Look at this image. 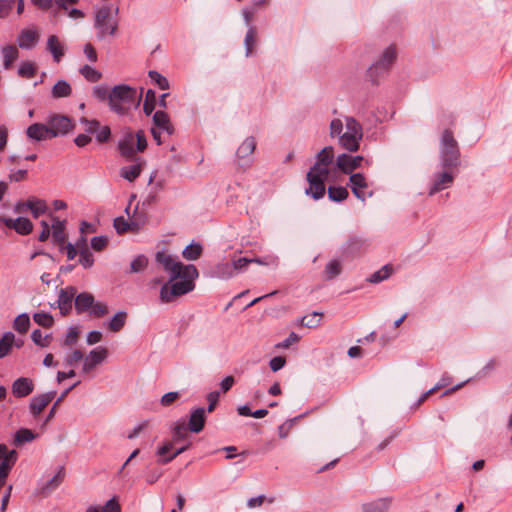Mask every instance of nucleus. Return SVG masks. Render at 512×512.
<instances>
[{
  "label": "nucleus",
  "mask_w": 512,
  "mask_h": 512,
  "mask_svg": "<svg viewBox=\"0 0 512 512\" xmlns=\"http://www.w3.org/2000/svg\"><path fill=\"white\" fill-rule=\"evenodd\" d=\"M47 50L51 53L53 60L56 63H59L65 54V47L56 35L48 37Z\"/></svg>",
  "instance_id": "obj_27"
},
{
  "label": "nucleus",
  "mask_w": 512,
  "mask_h": 512,
  "mask_svg": "<svg viewBox=\"0 0 512 512\" xmlns=\"http://www.w3.org/2000/svg\"><path fill=\"white\" fill-rule=\"evenodd\" d=\"M37 71V67L33 62H22L18 68V74L24 78H32Z\"/></svg>",
  "instance_id": "obj_51"
},
{
  "label": "nucleus",
  "mask_w": 512,
  "mask_h": 512,
  "mask_svg": "<svg viewBox=\"0 0 512 512\" xmlns=\"http://www.w3.org/2000/svg\"><path fill=\"white\" fill-rule=\"evenodd\" d=\"M13 327L17 332L21 334L26 333L30 327L29 315L27 313L18 315L13 322Z\"/></svg>",
  "instance_id": "obj_45"
},
{
  "label": "nucleus",
  "mask_w": 512,
  "mask_h": 512,
  "mask_svg": "<svg viewBox=\"0 0 512 512\" xmlns=\"http://www.w3.org/2000/svg\"><path fill=\"white\" fill-rule=\"evenodd\" d=\"M202 251L203 248L200 243H191L184 248L182 256L186 260H197L201 256Z\"/></svg>",
  "instance_id": "obj_41"
},
{
  "label": "nucleus",
  "mask_w": 512,
  "mask_h": 512,
  "mask_svg": "<svg viewBox=\"0 0 512 512\" xmlns=\"http://www.w3.org/2000/svg\"><path fill=\"white\" fill-rule=\"evenodd\" d=\"M306 179L309 186L305 189V194L311 196L314 200L321 199L325 194V181L320 180V178L312 173H307Z\"/></svg>",
  "instance_id": "obj_17"
},
{
  "label": "nucleus",
  "mask_w": 512,
  "mask_h": 512,
  "mask_svg": "<svg viewBox=\"0 0 512 512\" xmlns=\"http://www.w3.org/2000/svg\"><path fill=\"white\" fill-rule=\"evenodd\" d=\"M80 74L89 82L95 83L102 77L101 72L90 65H84L79 70Z\"/></svg>",
  "instance_id": "obj_44"
},
{
  "label": "nucleus",
  "mask_w": 512,
  "mask_h": 512,
  "mask_svg": "<svg viewBox=\"0 0 512 512\" xmlns=\"http://www.w3.org/2000/svg\"><path fill=\"white\" fill-rule=\"evenodd\" d=\"M119 8L112 5H104L96 11L95 27L99 30L98 38L103 39L106 35H114L118 27L117 15Z\"/></svg>",
  "instance_id": "obj_4"
},
{
  "label": "nucleus",
  "mask_w": 512,
  "mask_h": 512,
  "mask_svg": "<svg viewBox=\"0 0 512 512\" xmlns=\"http://www.w3.org/2000/svg\"><path fill=\"white\" fill-rule=\"evenodd\" d=\"M256 44V29L254 26H249V29L245 35L244 46L245 56L249 57L252 54L253 46Z\"/></svg>",
  "instance_id": "obj_46"
},
{
  "label": "nucleus",
  "mask_w": 512,
  "mask_h": 512,
  "mask_svg": "<svg viewBox=\"0 0 512 512\" xmlns=\"http://www.w3.org/2000/svg\"><path fill=\"white\" fill-rule=\"evenodd\" d=\"M93 95L99 101H110V91L105 85H98L93 88Z\"/></svg>",
  "instance_id": "obj_58"
},
{
  "label": "nucleus",
  "mask_w": 512,
  "mask_h": 512,
  "mask_svg": "<svg viewBox=\"0 0 512 512\" xmlns=\"http://www.w3.org/2000/svg\"><path fill=\"white\" fill-rule=\"evenodd\" d=\"M141 173V165L133 164L129 166L122 167L120 170V175L128 180L129 182H133L136 178L139 177Z\"/></svg>",
  "instance_id": "obj_43"
},
{
  "label": "nucleus",
  "mask_w": 512,
  "mask_h": 512,
  "mask_svg": "<svg viewBox=\"0 0 512 512\" xmlns=\"http://www.w3.org/2000/svg\"><path fill=\"white\" fill-rule=\"evenodd\" d=\"M231 263L233 266L234 274H236L237 272L244 271L248 264H250V260L247 257H240L238 259L233 258Z\"/></svg>",
  "instance_id": "obj_61"
},
{
  "label": "nucleus",
  "mask_w": 512,
  "mask_h": 512,
  "mask_svg": "<svg viewBox=\"0 0 512 512\" xmlns=\"http://www.w3.org/2000/svg\"><path fill=\"white\" fill-rule=\"evenodd\" d=\"M2 54L4 69H10L13 62L19 57V51L14 45H7L3 47Z\"/></svg>",
  "instance_id": "obj_35"
},
{
  "label": "nucleus",
  "mask_w": 512,
  "mask_h": 512,
  "mask_svg": "<svg viewBox=\"0 0 512 512\" xmlns=\"http://www.w3.org/2000/svg\"><path fill=\"white\" fill-rule=\"evenodd\" d=\"M327 193L328 198L334 202H341L349 195L348 190L343 186H329Z\"/></svg>",
  "instance_id": "obj_39"
},
{
  "label": "nucleus",
  "mask_w": 512,
  "mask_h": 512,
  "mask_svg": "<svg viewBox=\"0 0 512 512\" xmlns=\"http://www.w3.org/2000/svg\"><path fill=\"white\" fill-rule=\"evenodd\" d=\"M128 314L124 310H120L114 314L111 320L108 322L107 327L111 332H119L123 329L127 322Z\"/></svg>",
  "instance_id": "obj_32"
},
{
  "label": "nucleus",
  "mask_w": 512,
  "mask_h": 512,
  "mask_svg": "<svg viewBox=\"0 0 512 512\" xmlns=\"http://www.w3.org/2000/svg\"><path fill=\"white\" fill-rule=\"evenodd\" d=\"M134 136L136 139V152H143L147 147V140L144 131L139 130Z\"/></svg>",
  "instance_id": "obj_63"
},
{
  "label": "nucleus",
  "mask_w": 512,
  "mask_h": 512,
  "mask_svg": "<svg viewBox=\"0 0 512 512\" xmlns=\"http://www.w3.org/2000/svg\"><path fill=\"white\" fill-rule=\"evenodd\" d=\"M155 260L159 263L163 269L169 273L170 282L179 278L180 271L184 270L186 265L179 261H176L175 257L167 254L164 251H158L155 255Z\"/></svg>",
  "instance_id": "obj_9"
},
{
  "label": "nucleus",
  "mask_w": 512,
  "mask_h": 512,
  "mask_svg": "<svg viewBox=\"0 0 512 512\" xmlns=\"http://www.w3.org/2000/svg\"><path fill=\"white\" fill-rule=\"evenodd\" d=\"M141 96L136 89L125 85H116L110 91V109L117 114H125L132 106L138 105Z\"/></svg>",
  "instance_id": "obj_2"
},
{
  "label": "nucleus",
  "mask_w": 512,
  "mask_h": 512,
  "mask_svg": "<svg viewBox=\"0 0 512 512\" xmlns=\"http://www.w3.org/2000/svg\"><path fill=\"white\" fill-rule=\"evenodd\" d=\"M345 126L346 131L338 137L339 144L350 152L357 151L363 136L362 126L353 117H346Z\"/></svg>",
  "instance_id": "obj_7"
},
{
  "label": "nucleus",
  "mask_w": 512,
  "mask_h": 512,
  "mask_svg": "<svg viewBox=\"0 0 512 512\" xmlns=\"http://www.w3.org/2000/svg\"><path fill=\"white\" fill-rule=\"evenodd\" d=\"M191 446V442H187L185 445L181 446L180 448L176 449L175 452H173L172 454H169L168 457H165V458H158L157 462L159 464H168L169 462H171L173 459H175L178 455L182 454L183 452H185L186 450H188Z\"/></svg>",
  "instance_id": "obj_59"
},
{
  "label": "nucleus",
  "mask_w": 512,
  "mask_h": 512,
  "mask_svg": "<svg viewBox=\"0 0 512 512\" xmlns=\"http://www.w3.org/2000/svg\"><path fill=\"white\" fill-rule=\"evenodd\" d=\"M26 207H28V210H30L35 219L48 212L46 201L37 197L28 198Z\"/></svg>",
  "instance_id": "obj_28"
},
{
  "label": "nucleus",
  "mask_w": 512,
  "mask_h": 512,
  "mask_svg": "<svg viewBox=\"0 0 512 512\" xmlns=\"http://www.w3.org/2000/svg\"><path fill=\"white\" fill-rule=\"evenodd\" d=\"M103 512H121L120 504L115 497L109 499L103 506Z\"/></svg>",
  "instance_id": "obj_64"
},
{
  "label": "nucleus",
  "mask_w": 512,
  "mask_h": 512,
  "mask_svg": "<svg viewBox=\"0 0 512 512\" xmlns=\"http://www.w3.org/2000/svg\"><path fill=\"white\" fill-rule=\"evenodd\" d=\"M53 138L65 135L73 129L72 121L64 115H54L48 121Z\"/></svg>",
  "instance_id": "obj_11"
},
{
  "label": "nucleus",
  "mask_w": 512,
  "mask_h": 512,
  "mask_svg": "<svg viewBox=\"0 0 512 512\" xmlns=\"http://www.w3.org/2000/svg\"><path fill=\"white\" fill-rule=\"evenodd\" d=\"M39 33L36 29H23L17 37V44L21 49L30 50L39 41Z\"/></svg>",
  "instance_id": "obj_20"
},
{
  "label": "nucleus",
  "mask_w": 512,
  "mask_h": 512,
  "mask_svg": "<svg viewBox=\"0 0 512 512\" xmlns=\"http://www.w3.org/2000/svg\"><path fill=\"white\" fill-rule=\"evenodd\" d=\"M12 393L17 398H23L30 395L34 390V383L32 379L27 377L17 378L12 383Z\"/></svg>",
  "instance_id": "obj_22"
},
{
  "label": "nucleus",
  "mask_w": 512,
  "mask_h": 512,
  "mask_svg": "<svg viewBox=\"0 0 512 512\" xmlns=\"http://www.w3.org/2000/svg\"><path fill=\"white\" fill-rule=\"evenodd\" d=\"M65 227L66 224H63L62 226L57 227H51L52 229V239L55 244H58L59 246H62L66 242V233H65Z\"/></svg>",
  "instance_id": "obj_53"
},
{
  "label": "nucleus",
  "mask_w": 512,
  "mask_h": 512,
  "mask_svg": "<svg viewBox=\"0 0 512 512\" xmlns=\"http://www.w3.org/2000/svg\"><path fill=\"white\" fill-rule=\"evenodd\" d=\"M17 459L18 454L16 450H10V457L5 461L0 462V480H3L5 482L12 467L15 465Z\"/></svg>",
  "instance_id": "obj_33"
},
{
  "label": "nucleus",
  "mask_w": 512,
  "mask_h": 512,
  "mask_svg": "<svg viewBox=\"0 0 512 512\" xmlns=\"http://www.w3.org/2000/svg\"><path fill=\"white\" fill-rule=\"evenodd\" d=\"M366 240L358 236H351L343 245V253L354 256L362 252L366 247Z\"/></svg>",
  "instance_id": "obj_25"
},
{
  "label": "nucleus",
  "mask_w": 512,
  "mask_h": 512,
  "mask_svg": "<svg viewBox=\"0 0 512 512\" xmlns=\"http://www.w3.org/2000/svg\"><path fill=\"white\" fill-rule=\"evenodd\" d=\"M134 144V134L132 132H126L118 143V150L120 154L127 159H133L136 154V148H134Z\"/></svg>",
  "instance_id": "obj_24"
},
{
  "label": "nucleus",
  "mask_w": 512,
  "mask_h": 512,
  "mask_svg": "<svg viewBox=\"0 0 512 512\" xmlns=\"http://www.w3.org/2000/svg\"><path fill=\"white\" fill-rule=\"evenodd\" d=\"M342 271L341 262L337 259H333L329 261L324 269L325 278L327 280H332L338 275H340Z\"/></svg>",
  "instance_id": "obj_42"
},
{
  "label": "nucleus",
  "mask_w": 512,
  "mask_h": 512,
  "mask_svg": "<svg viewBox=\"0 0 512 512\" xmlns=\"http://www.w3.org/2000/svg\"><path fill=\"white\" fill-rule=\"evenodd\" d=\"M393 268L391 265L386 264L384 265L380 270L375 271L372 273L368 278L367 281L373 284L380 283L390 277L392 274Z\"/></svg>",
  "instance_id": "obj_38"
},
{
  "label": "nucleus",
  "mask_w": 512,
  "mask_h": 512,
  "mask_svg": "<svg viewBox=\"0 0 512 512\" xmlns=\"http://www.w3.org/2000/svg\"><path fill=\"white\" fill-rule=\"evenodd\" d=\"M79 263L83 266V268L88 269L91 268L94 264L93 254L89 250L88 247H81L79 249Z\"/></svg>",
  "instance_id": "obj_49"
},
{
  "label": "nucleus",
  "mask_w": 512,
  "mask_h": 512,
  "mask_svg": "<svg viewBox=\"0 0 512 512\" xmlns=\"http://www.w3.org/2000/svg\"><path fill=\"white\" fill-rule=\"evenodd\" d=\"M148 265V258L143 255V254H140L138 256H136L131 264H130V273H139V272H142Z\"/></svg>",
  "instance_id": "obj_50"
},
{
  "label": "nucleus",
  "mask_w": 512,
  "mask_h": 512,
  "mask_svg": "<svg viewBox=\"0 0 512 512\" xmlns=\"http://www.w3.org/2000/svg\"><path fill=\"white\" fill-rule=\"evenodd\" d=\"M108 244V237L101 235L95 236L91 239V247L95 251H102Z\"/></svg>",
  "instance_id": "obj_60"
},
{
  "label": "nucleus",
  "mask_w": 512,
  "mask_h": 512,
  "mask_svg": "<svg viewBox=\"0 0 512 512\" xmlns=\"http://www.w3.org/2000/svg\"><path fill=\"white\" fill-rule=\"evenodd\" d=\"M364 158L357 155L352 156L346 153L340 154L336 159V165L344 174H351L354 169L361 166Z\"/></svg>",
  "instance_id": "obj_16"
},
{
  "label": "nucleus",
  "mask_w": 512,
  "mask_h": 512,
  "mask_svg": "<svg viewBox=\"0 0 512 512\" xmlns=\"http://www.w3.org/2000/svg\"><path fill=\"white\" fill-rule=\"evenodd\" d=\"M211 274L213 277L224 280L230 279L235 275L232 263L229 262H219L212 268Z\"/></svg>",
  "instance_id": "obj_29"
},
{
  "label": "nucleus",
  "mask_w": 512,
  "mask_h": 512,
  "mask_svg": "<svg viewBox=\"0 0 512 512\" xmlns=\"http://www.w3.org/2000/svg\"><path fill=\"white\" fill-rule=\"evenodd\" d=\"M199 276L197 268L188 264L180 271L179 278L170 282V279L161 286L160 300L163 303L171 302L175 297L185 295L195 288L194 280Z\"/></svg>",
  "instance_id": "obj_1"
},
{
  "label": "nucleus",
  "mask_w": 512,
  "mask_h": 512,
  "mask_svg": "<svg viewBox=\"0 0 512 512\" xmlns=\"http://www.w3.org/2000/svg\"><path fill=\"white\" fill-rule=\"evenodd\" d=\"M153 124L160 130L165 131L168 135L174 133V127L170 122L169 115L163 111L158 110L153 114Z\"/></svg>",
  "instance_id": "obj_26"
},
{
  "label": "nucleus",
  "mask_w": 512,
  "mask_h": 512,
  "mask_svg": "<svg viewBox=\"0 0 512 512\" xmlns=\"http://www.w3.org/2000/svg\"><path fill=\"white\" fill-rule=\"evenodd\" d=\"M26 135L29 139L35 141H44L53 138L49 125L42 123H34L28 126L26 129Z\"/></svg>",
  "instance_id": "obj_19"
},
{
  "label": "nucleus",
  "mask_w": 512,
  "mask_h": 512,
  "mask_svg": "<svg viewBox=\"0 0 512 512\" xmlns=\"http://www.w3.org/2000/svg\"><path fill=\"white\" fill-rule=\"evenodd\" d=\"M77 289L74 286H68L59 291L56 305L62 315H67L71 312L73 301L75 302V294Z\"/></svg>",
  "instance_id": "obj_12"
},
{
  "label": "nucleus",
  "mask_w": 512,
  "mask_h": 512,
  "mask_svg": "<svg viewBox=\"0 0 512 512\" xmlns=\"http://www.w3.org/2000/svg\"><path fill=\"white\" fill-rule=\"evenodd\" d=\"M37 437L32 430L28 428H20L16 431L13 439V444L15 446H21L25 443L33 441Z\"/></svg>",
  "instance_id": "obj_34"
},
{
  "label": "nucleus",
  "mask_w": 512,
  "mask_h": 512,
  "mask_svg": "<svg viewBox=\"0 0 512 512\" xmlns=\"http://www.w3.org/2000/svg\"><path fill=\"white\" fill-rule=\"evenodd\" d=\"M397 59L396 46L391 44L379 54L367 70L368 77L373 83H378L380 77L387 74Z\"/></svg>",
  "instance_id": "obj_5"
},
{
  "label": "nucleus",
  "mask_w": 512,
  "mask_h": 512,
  "mask_svg": "<svg viewBox=\"0 0 512 512\" xmlns=\"http://www.w3.org/2000/svg\"><path fill=\"white\" fill-rule=\"evenodd\" d=\"M206 409L198 407L191 410L187 427L190 432L199 433L203 430L206 422Z\"/></svg>",
  "instance_id": "obj_18"
},
{
  "label": "nucleus",
  "mask_w": 512,
  "mask_h": 512,
  "mask_svg": "<svg viewBox=\"0 0 512 512\" xmlns=\"http://www.w3.org/2000/svg\"><path fill=\"white\" fill-rule=\"evenodd\" d=\"M454 175L448 171L437 173L434 177L432 186L429 190V195L432 196L452 185Z\"/></svg>",
  "instance_id": "obj_23"
},
{
  "label": "nucleus",
  "mask_w": 512,
  "mask_h": 512,
  "mask_svg": "<svg viewBox=\"0 0 512 512\" xmlns=\"http://www.w3.org/2000/svg\"><path fill=\"white\" fill-rule=\"evenodd\" d=\"M308 173H312L314 176L316 175L318 178H320V180L326 181L330 174V169L327 166L321 164L317 167L315 162Z\"/></svg>",
  "instance_id": "obj_57"
},
{
  "label": "nucleus",
  "mask_w": 512,
  "mask_h": 512,
  "mask_svg": "<svg viewBox=\"0 0 512 512\" xmlns=\"http://www.w3.org/2000/svg\"><path fill=\"white\" fill-rule=\"evenodd\" d=\"M80 124L84 126V131L87 135H94L95 140L99 144L106 143L111 138V129L107 125H102L97 119H88L81 117Z\"/></svg>",
  "instance_id": "obj_8"
},
{
  "label": "nucleus",
  "mask_w": 512,
  "mask_h": 512,
  "mask_svg": "<svg viewBox=\"0 0 512 512\" xmlns=\"http://www.w3.org/2000/svg\"><path fill=\"white\" fill-rule=\"evenodd\" d=\"M65 477V470L60 467L57 473L46 483L40 485L37 489V493L43 497L50 495L55 489H57L63 482Z\"/></svg>",
  "instance_id": "obj_21"
},
{
  "label": "nucleus",
  "mask_w": 512,
  "mask_h": 512,
  "mask_svg": "<svg viewBox=\"0 0 512 512\" xmlns=\"http://www.w3.org/2000/svg\"><path fill=\"white\" fill-rule=\"evenodd\" d=\"M75 310L77 314L89 312L94 318L103 317L108 313V306L103 302H96L94 296L89 292L75 294Z\"/></svg>",
  "instance_id": "obj_6"
},
{
  "label": "nucleus",
  "mask_w": 512,
  "mask_h": 512,
  "mask_svg": "<svg viewBox=\"0 0 512 512\" xmlns=\"http://www.w3.org/2000/svg\"><path fill=\"white\" fill-rule=\"evenodd\" d=\"M440 163L444 169L457 168L460 165L458 142L451 130H444L440 139Z\"/></svg>",
  "instance_id": "obj_3"
},
{
  "label": "nucleus",
  "mask_w": 512,
  "mask_h": 512,
  "mask_svg": "<svg viewBox=\"0 0 512 512\" xmlns=\"http://www.w3.org/2000/svg\"><path fill=\"white\" fill-rule=\"evenodd\" d=\"M56 391L34 395L29 403V410L33 417H37L45 407L54 399Z\"/></svg>",
  "instance_id": "obj_14"
},
{
  "label": "nucleus",
  "mask_w": 512,
  "mask_h": 512,
  "mask_svg": "<svg viewBox=\"0 0 512 512\" xmlns=\"http://www.w3.org/2000/svg\"><path fill=\"white\" fill-rule=\"evenodd\" d=\"M321 318H322V313L314 311L310 315L303 316L300 319V324L302 326H305L308 328H316L317 326H319V324L321 322Z\"/></svg>",
  "instance_id": "obj_48"
},
{
  "label": "nucleus",
  "mask_w": 512,
  "mask_h": 512,
  "mask_svg": "<svg viewBox=\"0 0 512 512\" xmlns=\"http://www.w3.org/2000/svg\"><path fill=\"white\" fill-rule=\"evenodd\" d=\"M349 185L351 188L355 187L356 189H364L368 186L366 178L361 173H351L349 177Z\"/></svg>",
  "instance_id": "obj_54"
},
{
  "label": "nucleus",
  "mask_w": 512,
  "mask_h": 512,
  "mask_svg": "<svg viewBox=\"0 0 512 512\" xmlns=\"http://www.w3.org/2000/svg\"><path fill=\"white\" fill-rule=\"evenodd\" d=\"M256 148V140L253 136L247 137L236 150L238 166L247 168L252 163V154Z\"/></svg>",
  "instance_id": "obj_10"
},
{
  "label": "nucleus",
  "mask_w": 512,
  "mask_h": 512,
  "mask_svg": "<svg viewBox=\"0 0 512 512\" xmlns=\"http://www.w3.org/2000/svg\"><path fill=\"white\" fill-rule=\"evenodd\" d=\"M113 226L118 234H123L129 230L128 221L122 216L114 219Z\"/></svg>",
  "instance_id": "obj_62"
},
{
  "label": "nucleus",
  "mask_w": 512,
  "mask_h": 512,
  "mask_svg": "<svg viewBox=\"0 0 512 512\" xmlns=\"http://www.w3.org/2000/svg\"><path fill=\"white\" fill-rule=\"evenodd\" d=\"M390 505V500L382 498L373 502L363 504V512H387Z\"/></svg>",
  "instance_id": "obj_36"
},
{
  "label": "nucleus",
  "mask_w": 512,
  "mask_h": 512,
  "mask_svg": "<svg viewBox=\"0 0 512 512\" xmlns=\"http://www.w3.org/2000/svg\"><path fill=\"white\" fill-rule=\"evenodd\" d=\"M33 320L40 326L44 328H50L54 319L53 316L47 312H37L33 315Z\"/></svg>",
  "instance_id": "obj_52"
},
{
  "label": "nucleus",
  "mask_w": 512,
  "mask_h": 512,
  "mask_svg": "<svg viewBox=\"0 0 512 512\" xmlns=\"http://www.w3.org/2000/svg\"><path fill=\"white\" fill-rule=\"evenodd\" d=\"M108 351L105 347H97L89 352L84 358L82 366L83 373H89L100 365L107 358Z\"/></svg>",
  "instance_id": "obj_13"
},
{
  "label": "nucleus",
  "mask_w": 512,
  "mask_h": 512,
  "mask_svg": "<svg viewBox=\"0 0 512 512\" xmlns=\"http://www.w3.org/2000/svg\"><path fill=\"white\" fill-rule=\"evenodd\" d=\"M72 94V87L66 80H58L51 90L54 99L69 97Z\"/></svg>",
  "instance_id": "obj_31"
},
{
  "label": "nucleus",
  "mask_w": 512,
  "mask_h": 512,
  "mask_svg": "<svg viewBox=\"0 0 512 512\" xmlns=\"http://www.w3.org/2000/svg\"><path fill=\"white\" fill-rule=\"evenodd\" d=\"M334 160V149L332 146H326L321 151H319L316 155V166L318 167L320 164L324 166H329L333 163Z\"/></svg>",
  "instance_id": "obj_37"
},
{
  "label": "nucleus",
  "mask_w": 512,
  "mask_h": 512,
  "mask_svg": "<svg viewBox=\"0 0 512 512\" xmlns=\"http://www.w3.org/2000/svg\"><path fill=\"white\" fill-rule=\"evenodd\" d=\"M148 76L150 77V79L155 82V84L162 90H167L169 89V82L168 80L162 76L159 72L155 71V70H150L148 72Z\"/></svg>",
  "instance_id": "obj_55"
},
{
  "label": "nucleus",
  "mask_w": 512,
  "mask_h": 512,
  "mask_svg": "<svg viewBox=\"0 0 512 512\" xmlns=\"http://www.w3.org/2000/svg\"><path fill=\"white\" fill-rule=\"evenodd\" d=\"M50 338H51V336L48 334L43 336L40 329H35L34 331H32V334H31L32 341L36 345L41 346V347H47L49 345Z\"/></svg>",
  "instance_id": "obj_56"
},
{
  "label": "nucleus",
  "mask_w": 512,
  "mask_h": 512,
  "mask_svg": "<svg viewBox=\"0 0 512 512\" xmlns=\"http://www.w3.org/2000/svg\"><path fill=\"white\" fill-rule=\"evenodd\" d=\"M188 427L183 420H178L173 423L171 427V433H172V442L173 443H179L183 440H185L188 436Z\"/></svg>",
  "instance_id": "obj_30"
},
{
  "label": "nucleus",
  "mask_w": 512,
  "mask_h": 512,
  "mask_svg": "<svg viewBox=\"0 0 512 512\" xmlns=\"http://www.w3.org/2000/svg\"><path fill=\"white\" fill-rule=\"evenodd\" d=\"M79 384H80V381H77L76 383H74L73 385H71L70 387H68L61 393V395L57 398V400L54 402L53 406L51 407L48 415L46 416L45 423L49 422L55 416L56 409L59 406V404L65 399V397L69 394V392L71 390H73L76 386H78Z\"/></svg>",
  "instance_id": "obj_47"
},
{
  "label": "nucleus",
  "mask_w": 512,
  "mask_h": 512,
  "mask_svg": "<svg viewBox=\"0 0 512 512\" xmlns=\"http://www.w3.org/2000/svg\"><path fill=\"white\" fill-rule=\"evenodd\" d=\"M13 344L14 334L10 331L5 332L0 339V359L4 358L10 353Z\"/></svg>",
  "instance_id": "obj_40"
},
{
  "label": "nucleus",
  "mask_w": 512,
  "mask_h": 512,
  "mask_svg": "<svg viewBox=\"0 0 512 512\" xmlns=\"http://www.w3.org/2000/svg\"><path fill=\"white\" fill-rule=\"evenodd\" d=\"M0 221L7 228L15 230L20 235H28L33 231V223L25 217H18L16 219L0 217Z\"/></svg>",
  "instance_id": "obj_15"
}]
</instances>
